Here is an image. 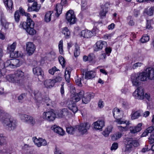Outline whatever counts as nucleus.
<instances>
[{
  "instance_id": "nucleus-1",
  "label": "nucleus",
  "mask_w": 154,
  "mask_h": 154,
  "mask_svg": "<svg viewBox=\"0 0 154 154\" xmlns=\"http://www.w3.org/2000/svg\"><path fill=\"white\" fill-rule=\"evenodd\" d=\"M27 17L26 21L21 22L19 25V27L25 30L29 35H33L36 33V30L34 29V22L30 18V14L25 12L22 15Z\"/></svg>"
},
{
  "instance_id": "nucleus-2",
  "label": "nucleus",
  "mask_w": 154,
  "mask_h": 154,
  "mask_svg": "<svg viewBox=\"0 0 154 154\" xmlns=\"http://www.w3.org/2000/svg\"><path fill=\"white\" fill-rule=\"evenodd\" d=\"M25 78L24 73L20 69L17 70L13 74H11L6 76V79L9 82L19 86L23 85Z\"/></svg>"
},
{
  "instance_id": "nucleus-3",
  "label": "nucleus",
  "mask_w": 154,
  "mask_h": 154,
  "mask_svg": "<svg viewBox=\"0 0 154 154\" xmlns=\"http://www.w3.org/2000/svg\"><path fill=\"white\" fill-rule=\"evenodd\" d=\"M2 110L0 109V120L2 119L4 125L8 130H14L16 127L17 121L9 116L6 117V115L3 112Z\"/></svg>"
},
{
  "instance_id": "nucleus-4",
  "label": "nucleus",
  "mask_w": 154,
  "mask_h": 154,
  "mask_svg": "<svg viewBox=\"0 0 154 154\" xmlns=\"http://www.w3.org/2000/svg\"><path fill=\"white\" fill-rule=\"evenodd\" d=\"M147 75L146 72L140 73L139 74L132 75L131 79L133 85L137 86L140 85V80L142 81L147 80Z\"/></svg>"
},
{
  "instance_id": "nucleus-5",
  "label": "nucleus",
  "mask_w": 154,
  "mask_h": 154,
  "mask_svg": "<svg viewBox=\"0 0 154 154\" xmlns=\"http://www.w3.org/2000/svg\"><path fill=\"white\" fill-rule=\"evenodd\" d=\"M126 140L127 141L125 143V151L130 152L136 147L138 146L139 144L136 140H134L131 138H126Z\"/></svg>"
},
{
  "instance_id": "nucleus-6",
  "label": "nucleus",
  "mask_w": 154,
  "mask_h": 154,
  "mask_svg": "<svg viewBox=\"0 0 154 154\" xmlns=\"http://www.w3.org/2000/svg\"><path fill=\"white\" fill-rule=\"evenodd\" d=\"M22 63L19 60L16 59H11L7 60L5 63V67H9L11 68H15L20 66Z\"/></svg>"
},
{
  "instance_id": "nucleus-7",
  "label": "nucleus",
  "mask_w": 154,
  "mask_h": 154,
  "mask_svg": "<svg viewBox=\"0 0 154 154\" xmlns=\"http://www.w3.org/2000/svg\"><path fill=\"white\" fill-rule=\"evenodd\" d=\"M91 125L89 123L86 122L81 123L79 125L75 126L76 131L79 132L80 134L83 135L86 133L90 127Z\"/></svg>"
},
{
  "instance_id": "nucleus-8",
  "label": "nucleus",
  "mask_w": 154,
  "mask_h": 154,
  "mask_svg": "<svg viewBox=\"0 0 154 154\" xmlns=\"http://www.w3.org/2000/svg\"><path fill=\"white\" fill-rule=\"evenodd\" d=\"M133 95L136 99L142 100L144 98V90L141 87L137 88L133 93Z\"/></svg>"
},
{
  "instance_id": "nucleus-9",
  "label": "nucleus",
  "mask_w": 154,
  "mask_h": 154,
  "mask_svg": "<svg viewBox=\"0 0 154 154\" xmlns=\"http://www.w3.org/2000/svg\"><path fill=\"white\" fill-rule=\"evenodd\" d=\"M53 111V109H51L49 111L44 112L42 115L43 118L49 122L54 120L56 118V115Z\"/></svg>"
},
{
  "instance_id": "nucleus-10",
  "label": "nucleus",
  "mask_w": 154,
  "mask_h": 154,
  "mask_svg": "<svg viewBox=\"0 0 154 154\" xmlns=\"http://www.w3.org/2000/svg\"><path fill=\"white\" fill-rule=\"evenodd\" d=\"M66 18L67 20L70 24H73L76 22V18L72 10H69L66 13Z\"/></svg>"
},
{
  "instance_id": "nucleus-11",
  "label": "nucleus",
  "mask_w": 154,
  "mask_h": 154,
  "mask_svg": "<svg viewBox=\"0 0 154 154\" xmlns=\"http://www.w3.org/2000/svg\"><path fill=\"white\" fill-rule=\"evenodd\" d=\"M17 44V42H14L11 45H8L7 47L8 51L11 53V55L13 56V54H14V57H17L20 56L18 51H16L15 54L13 52L16 48Z\"/></svg>"
},
{
  "instance_id": "nucleus-12",
  "label": "nucleus",
  "mask_w": 154,
  "mask_h": 154,
  "mask_svg": "<svg viewBox=\"0 0 154 154\" xmlns=\"http://www.w3.org/2000/svg\"><path fill=\"white\" fill-rule=\"evenodd\" d=\"M20 117L24 122L29 123L32 125H33L35 123L34 119L29 115L23 114L20 115Z\"/></svg>"
},
{
  "instance_id": "nucleus-13",
  "label": "nucleus",
  "mask_w": 154,
  "mask_h": 154,
  "mask_svg": "<svg viewBox=\"0 0 154 154\" xmlns=\"http://www.w3.org/2000/svg\"><path fill=\"white\" fill-rule=\"evenodd\" d=\"M26 45V51L27 54L29 56L32 55L36 49L35 45L33 43L30 42H27Z\"/></svg>"
},
{
  "instance_id": "nucleus-14",
  "label": "nucleus",
  "mask_w": 154,
  "mask_h": 154,
  "mask_svg": "<svg viewBox=\"0 0 154 154\" xmlns=\"http://www.w3.org/2000/svg\"><path fill=\"white\" fill-rule=\"evenodd\" d=\"M0 21L1 25L5 29L8 28L9 23L6 20L3 13L1 12L0 14Z\"/></svg>"
},
{
  "instance_id": "nucleus-15",
  "label": "nucleus",
  "mask_w": 154,
  "mask_h": 154,
  "mask_svg": "<svg viewBox=\"0 0 154 154\" xmlns=\"http://www.w3.org/2000/svg\"><path fill=\"white\" fill-rule=\"evenodd\" d=\"M28 6L27 11L28 12H38L40 9V6L38 5L36 2H34L31 6H29V4H28Z\"/></svg>"
},
{
  "instance_id": "nucleus-16",
  "label": "nucleus",
  "mask_w": 154,
  "mask_h": 154,
  "mask_svg": "<svg viewBox=\"0 0 154 154\" xmlns=\"http://www.w3.org/2000/svg\"><path fill=\"white\" fill-rule=\"evenodd\" d=\"M34 142L35 144L38 147L41 146H45L47 145V142L46 140L42 138L37 139L35 137H33Z\"/></svg>"
},
{
  "instance_id": "nucleus-17",
  "label": "nucleus",
  "mask_w": 154,
  "mask_h": 154,
  "mask_svg": "<svg viewBox=\"0 0 154 154\" xmlns=\"http://www.w3.org/2000/svg\"><path fill=\"white\" fill-rule=\"evenodd\" d=\"M96 47L95 48L94 51H98L101 50L103 48L107 46V44L106 42L100 40L98 41L96 43Z\"/></svg>"
},
{
  "instance_id": "nucleus-18",
  "label": "nucleus",
  "mask_w": 154,
  "mask_h": 154,
  "mask_svg": "<svg viewBox=\"0 0 154 154\" xmlns=\"http://www.w3.org/2000/svg\"><path fill=\"white\" fill-rule=\"evenodd\" d=\"M93 125L95 130L101 131L103 127L104 126V122L102 120H98L94 122Z\"/></svg>"
},
{
  "instance_id": "nucleus-19",
  "label": "nucleus",
  "mask_w": 154,
  "mask_h": 154,
  "mask_svg": "<svg viewBox=\"0 0 154 154\" xmlns=\"http://www.w3.org/2000/svg\"><path fill=\"white\" fill-rule=\"evenodd\" d=\"M146 72L149 79L154 80V69L150 67L147 68Z\"/></svg>"
},
{
  "instance_id": "nucleus-20",
  "label": "nucleus",
  "mask_w": 154,
  "mask_h": 154,
  "mask_svg": "<svg viewBox=\"0 0 154 154\" xmlns=\"http://www.w3.org/2000/svg\"><path fill=\"white\" fill-rule=\"evenodd\" d=\"M142 123H139L134 127H131L130 128V132L132 134H135L140 131L142 129Z\"/></svg>"
},
{
  "instance_id": "nucleus-21",
  "label": "nucleus",
  "mask_w": 154,
  "mask_h": 154,
  "mask_svg": "<svg viewBox=\"0 0 154 154\" xmlns=\"http://www.w3.org/2000/svg\"><path fill=\"white\" fill-rule=\"evenodd\" d=\"M51 129L55 132L56 133L60 135L63 136L65 132L63 129L56 125L52 126Z\"/></svg>"
},
{
  "instance_id": "nucleus-22",
  "label": "nucleus",
  "mask_w": 154,
  "mask_h": 154,
  "mask_svg": "<svg viewBox=\"0 0 154 154\" xmlns=\"http://www.w3.org/2000/svg\"><path fill=\"white\" fill-rule=\"evenodd\" d=\"M96 75V72L94 71H88L85 73V78L87 80L92 79Z\"/></svg>"
},
{
  "instance_id": "nucleus-23",
  "label": "nucleus",
  "mask_w": 154,
  "mask_h": 154,
  "mask_svg": "<svg viewBox=\"0 0 154 154\" xmlns=\"http://www.w3.org/2000/svg\"><path fill=\"white\" fill-rule=\"evenodd\" d=\"M68 106L69 109L74 113L76 112L78 110V108L75 103L72 102L71 100L69 102Z\"/></svg>"
},
{
  "instance_id": "nucleus-24",
  "label": "nucleus",
  "mask_w": 154,
  "mask_h": 154,
  "mask_svg": "<svg viewBox=\"0 0 154 154\" xmlns=\"http://www.w3.org/2000/svg\"><path fill=\"white\" fill-rule=\"evenodd\" d=\"M3 1L7 9L12 10L13 8L12 0H3Z\"/></svg>"
},
{
  "instance_id": "nucleus-25",
  "label": "nucleus",
  "mask_w": 154,
  "mask_h": 154,
  "mask_svg": "<svg viewBox=\"0 0 154 154\" xmlns=\"http://www.w3.org/2000/svg\"><path fill=\"white\" fill-rule=\"evenodd\" d=\"M33 72L34 74L36 76L42 75L43 73L41 68L39 66H36L32 69Z\"/></svg>"
},
{
  "instance_id": "nucleus-26",
  "label": "nucleus",
  "mask_w": 154,
  "mask_h": 154,
  "mask_svg": "<svg viewBox=\"0 0 154 154\" xmlns=\"http://www.w3.org/2000/svg\"><path fill=\"white\" fill-rule=\"evenodd\" d=\"M80 35L83 37L86 38H89L92 36V32L90 30H82L81 31Z\"/></svg>"
},
{
  "instance_id": "nucleus-27",
  "label": "nucleus",
  "mask_w": 154,
  "mask_h": 154,
  "mask_svg": "<svg viewBox=\"0 0 154 154\" xmlns=\"http://www.w3.org/2000/svg\"><path fill=\"white\" fill-rule=\"evenodd\" d=\"M69 114L68 109L66 108L59 110L57 113V116L60 118L63 117V116H67Z\"/></svg>"
},
{
  "instance_id": "nucleus-28",
  "label": "nucleus",
  "mask_w": 154,
  "mask_h": 154,
  "mask_svg": "<svg viewBox=\"0 0 154 154\" xmlns=\"http://www.w3.org/2000/svg\"><path fill=\"white\" fill-rule=\"evenodd\" d=\"M55 84L53 80L51 79L45 80L44 82V85L47 88H50L53 87Z\"/></svg>"
},
{
  "instance_id": "nucleus-29",
  "label": "nucleus",
  "mask_w": 154,
  "mask_h": 154,
  "mask_svg": "<svg viewBox=\"0 0 154 154\" xmlns=\"http://www.w3.org/2000/svg\"><path fill=\"white\" fill-rule=\"evenodd\" d=\"M62 33L64 35V36L66 39H68L70 38V32L67 27H65L63 28Z\"/></svg>"
},
{
  "instance_id": "nucleus-30",
  "label": "nucleus",
  "mask_w": 154,
  "mask_h": 154,
  "mask_svg": "<svg viewBox=\"0 0 154 154\" xmlns=\"http://www.w3.org/2000/svg\"><path fill=\"white\" fill-rule=\"evenodd\" d=\"M108 8L105 7L104 6L101 7V9L100 10L99 15L101 18H103L106 16V14L108 12Z\"/></svg>"
},
{
  "instance_id": "nucleus-31",
  "label": "nucleus",
  "mask_w": 154,
  "mask_h": 154,
  "mask_svg": "<svg viewBox=\"0 0 154 154\" xmlns=\"http://www.w3.org/2000/svg\"><path fill=\"white\" fill-rule=\"evenodd\" d=\"M91 94H90L87 93L82 98V102L85 104H87L91 100Z\"/></svg>"
},
{
  "instance_id": "nucleus-32",
  "label": "nucleus",
  "mask_w": 154,
  "mask_h": 154,
  "mask_svg": "<svg viewBox=\"0 0 154 154\" xmlns=\"http://www.w3.org/2000/svg\"><path fill=\"white\" fill-rule=\"evenodd\" d=\"M63 6L60 4H57L56 5V13L55 14L58 17L59 15L61 14L63 9Z\"/></svg>"
},
{
  "instance_id": "nucleus-33",
  "label": "nucleus",
  "mask_w": 154,
  "mask_h": 154,
  "mask_svg": "<svg viewBox=\"0 0 154 154\" xmlns=\"http://www.w3.org/2000/svg\"><path fill=\"white\" fill-rule=\"evenodd\" d=\"M53 13L52 11H50L47 12L45 17L44 20L46 22H48L51 20V14Z\"/></svg>"
},
{
  "instance_id": "nucleus-34",
  "label": "nucleus",
  "mask_w": 154,
  "mask_h": 154,
  "mask_svg": "<svg viewBox=\"0 0 154 154\" xmlns=\"http://www.w3.org/2000/svg\"><path fill=\"white\" fill-rule=\"evenodd\" d=\"M76 131V128L75 127L71 126L66 127V131L67 132L70 134H73Z\"/></svg>"
},
{
  "instance_id": "nucleus-35",
  "label": "nucleus",
  "mask_w": 154,
  "mask_h": 154,
  "mask_svg": "<svg viewBox=\"0 0 154 154\" xmlns=\"http://www.w3.org/2000/svg\"><path fill=\"white\" fill-rule=\"evenodd\" d=\"M112 113L114 117L117 118L120 116V110L117 108H115L112 111Z\"/></svg>"
},
{
  "instance_id": "nucleus-36",
  "label": "nucleus",
  "mask_w": 154,
  "mask_h": 154,
  "mask_svg": "<svg viewBox=\"0 0 154 154\" xmlns=\"http://www.w3.org/2000/svg\"><path fill=\"white\" fill-rule=\"evenodd\" d=\"M112 128L111 126H108L106 129L103 132V134L105 137H108L109 133L112 131Z\"/></svg>"
},
{
  "instance_id": "nucleus-37",
  "label": "nucleus",
  "mask_w": 154,
  "mask_h": 154,
  "mask_svg": "<svg viewBox=\"0 0 154 154\" xmlns=\"http://www.w3.org/2000/svg\"><path fill=\"white\" fill-rule=\"evenodd\" d=\"M115 121L119 125L125 123L127 125H128L130 124L129 121H124L122 118L116 119Z\"/></svg>"
},
{
  "instance_id": "nucleus-38",
  "label": "nucleus",
  "mask_w": 154,
  "mask_h": 154,
  "mask_svg": "<svg viewBox=\"0 0 154 154\" xmlns=\"http://www.w3.org/2000/svg\"><path fill=\"white\" fill-rule=\"evenodd\" d=\"M63 79V77L62 75L60 74H58V75L56 76L55 78L52 79L54 82V84L56 83L57 82H60Z\"/></svg>"
},
{
  "instance_id": "nucleus-39",
  "label": "nucleus",
  "mask_w": 154,
  "mask_h": 154,
  "mask_svg": "<svg viewBox=\"0 0 154 154\" xmlns=\"http://www.w3.org/2000/svg\"><path fill=\"white\" fill-rule=\"evenodd\" d=\"M80 54V48L77 45H75V48L74 52V56L75 57H78Z\"/></svg>"
},
{
  "instance_id": "nucleus-40",
  "label": "nucleus",
  "mask_w": 154,
  "mask_h": 154,
  "mask_svg": "<svg viewBox=\"0 0 154 154\" xmlns=\"http://www.w3.org/2000/svg\"><path fill=\"white\" fill-rule=\"evenodd\" d=\"M63 41L62 40H61L59 42L58 44V48L60 53V54H63Z\"/></svg>"
},
{
  "instance_id": "nucleus-41",
  "label": "nucleus",
  "mask_w": 154,
  "mask_h": 154,
  "mask_svg": "<svg viewBox=\"0 0 154 154\" xmlns=\"http://www.w3.org/2000/svg\"><path fill=\"white\" fill-rule=\"evenodd\" d=\"M58 60L62 66L63 68L65 66L66 61L64 58L62 56H60L58 57Z\"/></svg>"
},
{
  "instance_id": "nucleus-42",
  "label": "nucleus",
  "mask_w": 154,
  "mask_h": 154,
  "mask_svg": "<svg viewBox=\"0 0 154 154\" xmlns=\"http://www.w3.org/2000/svg\"><path fill=\"white\" fill-rule=\"evenodd\" d=\"M81 80V78L79 77L78 75H77L75 77V82L76 85L80 87L82 86Z\"/></svg>"
},
{
  "instance_id": "nucleus-43",
  "label": "nucleus",
  "mask_w": 154,
  "mask_h": 154,
  "mask_svg": "<svg viewBox=\"0 0 154 154\" xmlns=\"http://www.w3.org/2000/svg\"><path fill=\"white\" fill-rule=\"evenodd\" d=\"M149 39V36L147 35H144L141 38L140 41L142 43H144L147 42Z\"/></svg>"
},
{
  "instance_id": "nucleus-44",
  "label": "nucleus",
  "mask_w": 154,
  "mask_h": 154,
  "mask_svg": "<svg viewBox=\"0 0 154 154\" xmlns=\"http://www.w3.org/2000/svg\"><path fill=\"white\" fill-rule=\"evenodd\" d=\"M14 17L15 21L17 22H19L20 20V15L18 10L16 11L15 12L14 14Z\"/></svg>"
},
{
  "instance_id": "nucleus-45",
  "label": "nucleus",
  "mask_w": 154,
  "mask_h": 154,
  "mask_svg": "<svg viewBox=\"0 0 154 154\" xmlns=\"http://www.w3.org/2000/svg\"><path fill=\"white\" fill-rule=\"evenodd\" d=\"M140 116V113L138 111H137L132 115L131 118L133 120L135 119H137Z\"/></svg>"
},
{
  "instance_id": "nucleus-46",
  "label": "nucleus",
  "mask_w": 154,
  "mask_h": 154,
  "mask_svg": "<svg viewBox=\"0 0 154 154\" xmlns=\"http://www.w3.org/2000/svg\"><path fill=\"white\" fill-rule=\"evenodd\" d=\"M59 71V70L57 69L56 66H54L51 69H49L48 72L50 74L52 75H53L56 71Z\"/></svg>"
},
{
  "instance_id": "nucleus-47",
  "label": "nucleus",
  "mask_w": 154,
  "mask_h": 154,
  "mask_svg": "<svg viewBox=\"0 0 154 154\" xmlns=\"http://www.w3.org/2000/svg\"><path fill=\"white\" fill-rule=\"evenodd\" d=\"M118 128L119 130L121 132L126 131H128V129L127 126L123 127L121 125L118 126Z\"/></svg>"
},
{
  "instance_id": "nucleus-48",
  "label": "nucleus",
  "mask_w": 154,
  "mask_h": 154,
  "mask_svg": "<svg viewBox=\"0 0 154 154\" xmlns=\"http://www.w3.org/2000/svg\"><path fill=\"white\" fill-rule=\"evenodd\" d=\"M6 143L5 138L3 136H1L0 134V145L2 146L6 144Z\"/></svg>"
},
{
  "instance_id": "nucleus-49",
  "label": "nucleus",
  "mask_w": 154,
  "mask_h": 154,
  "mask_svg": "<svg viewBox=\"0 0 154 154\" xmlns=\"http://www.w3.org/2000/svg\"><path fill=\"white\" fill-rule=\"evenodd\" d=\"M154 11V7H151L147 11L146 13L149 16H151L153 14V11Z\"/></svg>"
},
{
  "instance_id": "nucleus-50",
  "label": "nucleus",
  "mask_w": 154,
  "mask_h": 154,
  "mask_svg": "<svg viewBox=\"0 0 154 154\" xmlns=\"http://www.w3.org/2000/svg\"><path fill=\"white\" fill-rule=\"evenodd\" d=\"M26 96V95L25 94H22L20 95L18 97V100L19 102L22 103L23 100Z\"/></svg>"
},
{
  "instance_id": "nucleus-51",
  "label": "nucleus",
  "mask_w": 154,
  "mask_h": 154,
  "mask_svg": "<svg viewBox=\"0 0 154 154\" xmlns=\"http://www.w3.org/2000/svg\"><path fill=\"white\" fill-rule=\"evenodd\" d=\"M142 64L141 63L138 62L133 65L132 68L134 69H137L138 67H140Z\"/></svg>"
},
{
  "instance_id": "nucleus-52",
  "label": "nucleus",
  "mask_w": 154,
  "mask_h": 154,
  "mask_svg": "<svg viewBox=\"0 0 154 154\" xmlns=\"http://www.w3.org/2000/svg\"><path fill=\"white\" fill-rule=\"evenodd\" d=\"M99 32L98 29L96 27H94L93 29L92 30L91 32H92V36L96 35Z\"/></svg>"
},
{
  "instance_id": "nucleus-53",
  "label": "nucleus",
  "mask_w": 154,
  "mask_h": 154,
  "mask_svg": "<svg viewBox=\"0 0 154 154\" xmlns=\"http://www.w3.org/2000/svg\"><path fill=\"white\" fill-rule=\"evenodd\" d=\"M34 95L35 98L38 100H41L42 99V96L40 93L38 92L36 94L34 93Z\"/></svg>"
},
{
  "instance_id": "nucleus-54",
  "label": "nucleus",
  "mask_w": 154,
  "mask_h": 154,
  "mask_svg": "<svg viewBox=\"0 0 154 154\" xmlns=\"http://www.w3.org/2000/svg\"><path fill=\"white\" fill-rule=\"evenodd\" d=\"M65 78L66 81L69 83L70 81V74L65 73Z\"/></svg>"
},
{
  "instance_id": "nucleus-55",
  "label": "nucleus",
  "mask_w": 154,
  "mask_h": 154,
  "mask_svg": "<svg viewBox=\"0 0 154 154\" xmlns=\"http://www.w3.org/2000/svg\"><path fill=\"white\" fill-rule=\"evenodd\" d=\"M80 99L81 98L79 97V96L76 94L72 99V101L74 103L76 102L79 101Z\"/></svg>"
},
{
  "instance_id": "nucleus-56",
  "label": "nucleus",
  "mask_w": 154,
  "mask_h": 154,
  "mask_svg": "<svg viewBox=\"0 0 154 154\" xmlns=\"http://www.w3.org/2000/svg\"><path fill=\"white\" fill-rule=\"evenodd\" d=\"M94 57L95 56L94 54L91 53L89 54L88 55V61L90 62L92 61Z\"/></svg>"
},
{
  "instance_id": "nucleus-57",
  "label": "nucleus",
  "mask_w": 154,
  "mask_h": 154,
  "mask_svg": "<svg viewBox=\"0 0 154 154\" xmlns=\"http://www.w3.org/2000/svg\"><path fill=\"white\" fill-rule=\"evenodd\" d=\"M118 143H114L112 144L111 148V150H115L118 148Z\"/></svg>"
},
{
  "instance_id": "nucleus-58",
  "label": "nucleus",
  "mask_w": 154,
  "mask_h": 154,
  "mask_svg": "<svg viewBox=\"0 0 154 154\" xmlns=\"http://www.w3.org/2000/svg\"><path fill=\"white\" fill-rule=\"evenodd\" d=\"M45 102L46 103V105L48 106H49L51 104V100L48 97L46 98L45 100Z\"/></svg>"
},
{
  "instance_id": "nucleus-59",
  "label": "nucleus",
  "mask_w": 154,
  "mask_h": 154,
  "mask_svg": "<svg viewBox=\"0 0 154 154\" xmlns=\"http://www.w3.org/2000/svg\"><path fill=\"white\" fill-rule=\"evenodd\" d=\"M149 141L151 144L154 143V134L151 135L149 138Z\"/></svg>"
},
{
  "instance_id": "nucleus-60",
  "label": "nucleus",
  "mask_w": 154,
  "mask_h": 154,
  "mask_svg": "<svg viewBox=\"0 0 154 154\" xmlns=\"http://www.w3.org/2000/svg\"><path fill=\"white\" fill-rule=\"evenodd\" d=\"M64 83L63 82L61 84V87L60 88V92L62 96H63L64 93Z\"/></svg>"
},
{
  "instance_id": "nucleus-61",
  "label": "nucleus",
  "mask_w": 154,
  "mask_h": 154,
  "mask_svg": "<svg viewBox=\"0 0 154 154\" xmlns=\"http://www.w3.org/2000/svg\"><path fill=\"white\" fill-rule=\"evenodd\" d=\"M106 53L107 54H109L112 51V49L109 47H106L105 49Z\"/></svg>"
},
{
  "instance_id": "nucleus-62",
  "label": "nucleus",
  "mask_w": 154,
  "mask_h": 154,
  "mask_svg": "<svg viewBox=\"0 0 154 154\" xmlns=\"http://www.w3.org/2000/svg\"><path fill=\"white\" fill-rule=\"evenodd\" d=\"M106 57V53H103L99 55L98 58L99 60H103L105 59Z\"/></svg>"
},
{
  "instance_id": "nucleus-63",
  "label": "nucleus",
  "mask_w": 154,
  "mask_h": 154,
  "mask_svg": "<svg viewBox=\"0 0 154 154\" xmlns=\"http://www.w3.org/2000/svg\"><path fill=\"white\" fill-rule=\"evenodd\" d=\"M98 106L99 108H102L104 106V103L101 100H99L98 104Z\"/></svg>"
},
{
  "instance_id": "nucleus-64",
  "label": "nucleus",
  "mask_w": 154,
  "mask_h": 154,
  "mask_svg": "<svg viewBox=\"0 0 154 154\" xmlns=\"http://www.w3.org/2000/svg\"><path fill=\"white\" fill-rule=\"evenodd\" d=\"M72 70V68L69 66L67 67L66 69V73L71 74V72Z\"/></svg>"
}]
</instances>
